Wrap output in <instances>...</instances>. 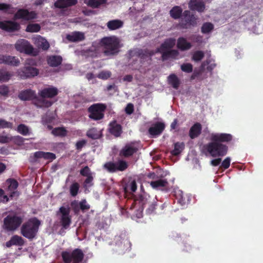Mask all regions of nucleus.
Segmentation results:
<instances>
[{
    "label": "nucleus",
    "instance_id": "obj_1",
    "mask_svg": "<svg viewBox=\"0 0 263 263\" xmlns=\"http://www.w3.org/2000/svg\"><path fill=\"white\" fill-rule=\"evenodd\" d=\"M233 139V136L227 133L213 134L211 135L212 142L203 146V152L205 155L213 157H223L228 151V146L223 143H229Z\"/></svg>",
    "mask_w": 263,
    "mask_h": 263
},
{
    "label": "nucleus",
    "instance_id": "obj_2",
    "mask_svg": "<svg viewBox=\"0 0 263 263\" xmlns=\"http://www.w3.org/2000/svg\"><path fill=\"white\" fill-rule=\"evenodd\" d=\"M41 225V222L37 218H30L22 223L20 233L26 238L32 240L36 238Z\"/></svg>",
    "mask_w": 263,
    "mask_h": 263
},
{
    "label": "nucleus",
    "instance_id": "obj_3",
    "mask_svg": "<svg viewBox=\"0 0 263 263\" xmlns=\"http://www.w3.org/2000/svg\"><path fill=\"white\" fill-rule=\"evenodd\" d=\"M100 44L106 56H113L119 52L120 40L115 36L102 38L100 41Z\"/></svg>",
    "mask_w": 263,
    "mask_h": 263
},
{
    "label": "nucleus",
    "instance_id": "obj_4",
    "mask_svg": "<svg viewBox=\"0 0 263 263\" xmlns=\"http://www.w3.org/2000/svg\"><path fill=\"white\" fill-rule=\"evenodd\" d=\"M23 220L24 216L16 213L9 214L4 219L3 228L7 231L14 232L21 227Z\"/></svg>",
    "mask_w": 263,
    "mask_h": 263
},
{
    "label": "nucleus",
    "instance_id": "obj_5",
    "mask_svg": "<svg viewBox=\"0 0 263 263\" xmlns=\"http://www.w3.org/2000/svg\"><path fill=\"white\" fill-rule=\"evenodd\" d=\"M61 256L64 263H81L84 257V254L80 249H75L71 252L63 251Z\"/></svg>",
    "mask_w": 263,
    "mask_h": 263
},
{
    "label": "nucleus",
    "instance_id": "obj_6",
    "mask_svg": "<svg viewBox=\"0 0 263 263\" xmlns=\"http://www.w3.org/2000/svg\"><path fill=\"white\" fill-rule=\"evenodd\" d=\"M197 24V18L189 10L183 12L180 21L177 26L182 29H188L194 27Z\"/></svg>",
    "mask_w": 263,
    "mask_h": 263
},
{
    "label": "nucleus",
    "instance_id": "obj_7",
    "mask_svg": "<svg viewBox=\"0 0 263 263\" xmlns=\"http://www.w3.org/2000/svg\"><path fill=\"white\" fill-rule=\"evenodd\" d=\"M140 149V143L136 141L126 143L119 152V156L124 158L132 157Z\"/></svg>",
    "mask_w": 263,
    "mask_h": 263
},
{
    "label": "nucleus",
    "instance_id": "obj_8",
    "mask_svg": "<svg viewBox=\"0 0 263 263\" xmlns=\"http://www.w3.org/2000/svg\"><path fill=\"white\" fill-rule=\"evenodd\" d=\"M128 167V162L123 159H119L117 162L108 161L106 162L103 168L109 173L123 172Z\"/></svg>",
    "mask_w": 263,
    "mask_h": 263
},
{
    "label": "nucleus",
    "instance_id": "obj_9",
    "mask_svg": "<svg viewBox=\"0 0 263 263\" xmlns=\"http://www.w3.org/2000/svg\"><path fill=\"white\" fill-rule=\"evenodd\" d=\"M106 106L103 104L97 103L91 105L88 109L89 118L94 120H100L104 117V111Z\"/></svg>",
    "mask_w": 263,
    "mask_h": 263
},
{
    "label": "nucleus",
    "instance_id": "obj_10",
    "mask_svg": "<svg viewBox=\"0 0 263 263\" xmlns=\"http://www.w3.org/2000/svg\"><path fill=\"white\" fill-rule=\"evenodd\" d=\"M15 48L20 52L26 54L36 55L37 53V51H34V48L30 43L25 39L18 40L15 44Z\"/></svg>",
    "mask_w": 263,
    "mask_h": 263
},
{
    "label": "nucleus",
    "instance_id": "obj_11",
    "mask_svg": "<svg viewBox=\"0 0 263 263\" xmlns=\"http://www.w3.org/2000/svg\"><path fill=\"white\" fill-rule=\"evenodd\" d=\"M61 213L60 223L65 229H68L71 223V216L70 215V208L62 206L59 209Z\"/></svg>",
    "mask_w": 263,
    "mask_h": 263
},
{
    "label": "nucleus",
    "instance_id": "obj_12",
    "mask_svg": "<svg viewBox=\"0 0 263 263\" xmlns=\"http://www.w3.org/2000/svg\"><path fill=\"white\" fill-rule=\"evenodd\" d=\"M39 73V70L35 67L29 65L25 66L18 70V75L22 79L33 78L37 76Z\"/></svg>",
    "mask_w": 263,
    "mask_h": 263
},
{
    "label": "nucleus",
    "instance_id": "obj_13",
    "mask_svg": "<svg viewBox=\"0 0 263 263\" xmlns=\"http://www.w3.org/2000/svg\"><path fill=\"white\" fill-rule=\"evenodd\" d=\"M8 184L7 191L11 199L17 198L20 195V192L17 190L18 186V182L14 179H8L7 180Z\"/></svg>",
    "mask_w": 263,
    "mask_h": 263
},
{
    "label": "nucleus",
    "instance_id": "obj_14",
    "mask_svg": "<svg viewBox=\"0 0 263 263\" xmlns=\"http://www.w3.org/2000/svg\"><path fill=\"white\" fill-rule=\"evenodd\" d=\"M165 128V125L163 122H157L148 128V132L151 138H156L163 133Z\"/></svg>",
    "mask_w": 263,
    "mask_h": 263
},
{
    "label": "nucleus",
    "instance_id": "obj_15",
    "mask_svg": "<svg viewBox=\"0 0 263 263\" xmlns=\"http://www.w3.org/2000/svg\"><path fill=\"white\" fill-rule=\"evenodd\" d=\"M108 130L111 135L116 138L120 137L123 133L122 125L116 120H113L109 122Z\"/></svg>",
    "mask_w": 263,
    "mask_h": 263
},
{
    "label": "nucleus",
    "instance_id": "obj_16",
    "mask_svg": "<svg viewBox=\"0 0 263 263\" xmlns=\"http://www.w3.org/2000/svg\"><path fill=\"white\" fill-rule=\"evenodd\" d=\"M36 14L34 11L29 12L27 9H20L14 14V18L29 21L36 18Z\"/></svg>",
    "mask_w": 263,
    "mask_h": 263
},
{
    "label": "nucleus",
    "instance_id": "obj_17",
    "mask_svg": "<svg viewBox=\"0 0 263 263\" xmlns=\"http://www.w3.org/2000/svg\"><path fill=\"white\" fill-rule=\"evenodd\" d=\"M59 93L58 89L53 86L44 88L39 92V95L42 98H53Z\"/></svg>",
    "mask_w": 263,
    "mask_h": 263
},
{
    "label": "nucleus",
    "instance_id": "obj_18",
    "mask_svg": "<svg viewBox=\"0 0 263 263\" xmlns=\"http://www.w3.org/2000/svg\"><path fill=\"white\" fill-rule=\"evenodd\" d=\"M155 52L153 50L148 49H140L138 51V56L140 59L141 63H144L145 62L149 65L152 62V57L154 55Z\"/></svg>",
    "mask_w": 263,
    "mask_h": 263
},
{
    "label": "nucleus",
    "instance_id": "obj_19",
    "mask_svg": "<svg viewBox=\"0 0 263 263\" xmlns=\"http://www.w3.org/2000/svg\"><path fill=\"white\" fill-rule=\"evenodd\" d=\"M0 28L2 30L13 32L20 29V25L15 22L11 21H0Z\"/></svg>",
    "mask_w": 263,
    "mask_h": 263
},
{
    "label": "nucleus",
    "instance_id": "obj_20",
    "mask_svg": "<svg viewBox=\"0 0 263 263\" xmlns=\"http://www.w3.org/2000/svg\"><path fill=\"white\" fill-rule=\"evenodd\" d=\"M176 44V40L174 38H168L165 39L161 44L159 47L156 49V52L161 53L168 50L172 49Z\"/></svg>",
    "mask_w": 263,
    "mask_h": 263
},
{
    "label": "nucleus",
    "instance_id": "obj_21",
    "mask_svg": "<svg viewBox=\"0 0 263 263\" xmlns=\"http://www.w3.org/2000/svg\"><path fill=\"white\" fill-rule=\"evenodd\" d=\"M18 97L22 101L35 100L37 98L35 91L31 89L22 90L19 92Z\"/></svg>",
    "mask_w": 263,
    "mask_h": 263
},
{
    "label": "nucleus",
    "instance_id": "obj_22",
    "mask_svg": "<svg viewBox=\"0 0 263 263\" xmlns=\"http://www.w3.org/2000/svg\"><path fill=\"white\" fill-rule=\"evenodd\" d=\"M20 62L18 58L15 57L7 55H0V64H4L6 65L17 66L19 65Z\"/></svg>",
    "mask_w": 263,
    "mask_h": 263
},
{
    "label": "nucleus",
    "instance_id": "obj_23",
    "mask_svg": "<svg viewBox=\"0 0 263 263\" xmlns=\"http://www.w3.org/2000/svg\"><path fill=\"white\" fill-rule=\"evenodd\" d=\"M203 0H190L189 3V7L193 11H197L198 12H203L205 9V3Z\"/></svg>",
    "mask_w": 263,
    "mask_h": 263
},
{
    "label": "nucleus",
    "instance_id": "obj_24",
    "mask_svg": "<svg viewBox=\"0 0 263 263\" xmlns=\"http://www.w3.org/2000/svg\"><path fill=\"white\" fill-rule=\"evenodd\" d=\"M168 183L166 179H160L155 181H152L150 182L151 186L156 190L161 191L166 190Z\"/></svg>",
    "mask_w": 263,
    "mask_h": 263
},
{
    "label": "nucleus",
    "instance_id": "obj_25",
    "mask_svg": "<svg viewBox=\"0 0 263 263\" xmlns=\"http://www.w3.org/2000/svg\"><path fill=\"white\" fill-rule=\"evenodd\" d=\"M25 244V240L20 236L14 235L10 239L6 242V246L10 248L12 246H23Z\"/></svg>",
    "mask_w": 263,
    "mask_h": 263
},
{
    "label": "nucleus",
    "instance_id": "obj_26",
    "mask_svg": "<svg viewBox=\"0 0 263 263\" xmlns=\"http://www.w3.org/2000/svg\"><path fill=\"white\" fill-rule=\"evenodd\" d=\"M66 38L70 42H79L85 39V35L83 32L74 31L71 34H67Z\"/></svg>",
    "mask_w": 263,
    "mask_h": 263
},
{
    "label": "nucleus",
    "instance_id": "obj_27",
    "mask_svg": "<svg viewBox=\"0 0 263 263\" xmlns=\"http://www.w3.org/2000/svg\"><path fill=\"white\" fill-rule=\"evenodd\" d=\"M202 126L199 123H195L189 130V136L192 139L198 137L201 133Z\"/></svg>",
    "mask_w": 263,
    "mask_h": 263
},
{
    "label": "nucleus",
    "instance_id": "obj_28",
    "mask_svg": "<svg viewBox=\"0 0 263 263\" xmlns=\"http://www.w3.org/2000/svg\"><path fill=\"white\" fill-rule=\"evenodd\" d=\"M123 22L120 20L116 19L109 21L106 23L107 29L110 31L115 30L123 26Z\"/></svg>",
    "mask_w": 263,
    "mask_h": 263
},
{
    "label": "nucleus",
    "instance_id": "obj_29",
    "mask_svg": "<svg viewBox=\"0 0 263 263\" xmlns=\"http://www.w3.org/2000/svg\"><path fill=\"white\" fill-rule=\"evenodd\" d=\"M77 2V0H57L54 3V6L58 8H65L75 5Z\"/></svg>",
    "mask_w": 263,
    "mask_h": 263
},
{
    "label": "nucleus",
    "instance_id": "obj_30",
    "mask_svg": "<svg viewBox=\"0 0 263 263\" xmlns=\"http://www.w3.org/2000/svg\"><path fill=\"white\" fill-rule=\"evenodd\" d=\"M63 59L60 55H51L47 58V61L48 64L52 67H58L60 65L62 62Z\"/></svg>",
    "mask_w": 263,
    "mask_h": 263
},
{
    "label": "nucleus",
    "instance_id": "obj_31",
    "mask_svg": "<svg viewBox=\"0 0 263 263\" xmlns=\"http://www.w3.org/2000/svg\"><path fill=\"white\" fill-rule=\"evenodd\" d=\"M177 47L181 51H185L190 49L192 45L184 37H180L177 40Z\"/></svg>",
    "mask_w": 263,
    "mask_h": 263
},
{
    "label": "nucleus",
    "instance_id": "obj_32",
    "mask_svg": "<svg viewBox=\"0 0 263 263\" xmlns=\"http://www.w3.org/2000/svg\"><path fill=\"white\" fill-rule=\"evenodd\" d=\"M161 54L162 60L165 61L169 58L175 59L178 56L179 53L177 50L171 49Z\"/></svg>",
    "mask_w": 263,
    "mask_h": 263
},
{
    "label": "nucleus",
    "instance_id": "obj_33",
    "mask_svg": "<svg viewBox=\"0 0 263 263\" xmlns=\"http://www.w3.org/2000/svg\"><path fill=\"white\" fill-rule=\"evenodd\" d=\"M183 10L181 7L176 6L170 11V16L174 20H178L182 17Z\"/></svg>",
    "mask_w": 263,
    "mask_h": 263
},
{
    "label": "nucleus",
    "instance_id": "obj_34",
    "mask_svg": "<svg viewBox=\"0 0 263 263\" xmlns=\"http://www.w3.org/2000/svg\"><path fill=\"white\" fill-rule=\"evenodd\" d=\"M46 98H42L41 99H36L34 102V104L39 107H46L48 108L50 107L53 102L51 101L47 100L46 99Z\"/></svg>",
    "mask_w": 263,
    "mask_h": 263
},
{
    "label": "nucleus",
    "instance_id": "obj_35",
    "mask_svg": "<svg viewBox=\"0 0 263 263\" xmlns=\"http://www.w3.org/2000/svg\"><path fill=\"white\" fill-rule=\"evenodd\" d=\"M107 0H85L84 3L93 9L98 8L102 5L105 4Z\"/></svg>",
    "mask_w": 263,
    "mask_h": 263
},
{
    "label": "nucleus",
    "instance_id": "obj_36",
    "mask_svg": "<svg viewBox=\"0 0 263 263\" xmlns=\"http://www.w3.org/2000/svg\"><path fill=\"white\" fill-rule=\"evenodd\" d=\"M168 84L174 88L178 89L180 85V80L175 74H171L167 78Z\"/></svg>",
    "mask_w": 263,
    "mask_h": 263
},
{
    "label": "nucleus",
    "instance_id": "obj_37",
    "mask_svg": "<svg viewBox=\"0 0 263 263\" xmlns=\"http://www.w3.org/2000/svg\"><path fill=\"white\" fill-rule=\"evenodd\" d=\"M147 203V199L142 195L136 196L134 199V203L138 205L142 210L144 209Z\"/></svg>",
    "mask_w": 263,
    "mask_h": 263
},
{
    "label": "nucleus",
    "instance_id": "obj_38",
    "mask_svg": "<svg viewBox=\"0 0 263 263\" xmlns=\"http://www.w3.org/2000/svg\"><path fill=\"white\" fill-rule=\"evenodd\" d=\"M183 142H176L174 144V149L171 152L172 155L177 156L179 155L184 148Z\"/></svg>",
    "mask_w": 263,
    "mask_h": 263
},
{
    "label": "nucleus",
    "instance_id": "obj_39",
    "mask_svg": "<svg viewBox=\"0 0 263 263\" xmlns=\"http://www.w3.org/2000/svg\"><path fill=\"white\" fill-rule=\"evenodd\" d=\"M67 133V130L63 127H56L52 130V134L56 136L65 137Z\"/></svg>",
    "mask_w": 263,
    "mask_h": 263
},
{
    "label": "nucleus",
    "instance_id": "obj_40",
    "mask_svg": "<svg viewBox=\"0 0 263 263\" xmlns=\"http://www.w3.org/2000/svg\"><path fill=\"white\" fill-rule=\"evenodd\" d=\"M86 135L88 138L92 139H98L100 137L99 132L95 128H92L88 130L86 133Z\"/></svg>",
    "mask_w": 263,
    "mask_h": 263
},
{
    "label": "nucleus",
    "instance_id": "obj_41",
    "mask_svg": "<svg viewBox=\"0 0 263 263\" xmlns=\"http://www.w3.org/2000/svg\"><path fill=\"white\" fill-rule=\"evenodd\" d=\"M12 76V74L10 72L4 69H0V82H7Z\"/></svg>",
    "mask_w": 263,
    "mask_h": 263
},
{
    "label": "nucleus",
    "instance_id": "obj_42",
    "mask_svg": "<svg viewBox=\"0 0 263 263\" xmlns=\"http://www.w3.org/2000/svg\"><path fill=\"white\" fill-rule=\"evenodd\" d=\"M41 29L40 25L38 24H29L27 25L26 31L28 32H37Z\"/></svg>",
    "mask_w": 263,
    "mask_h": 263
},
{
    "label": "nucleus",
    "instance_id": "obj_43",
    "mask_svg": "<svg viewBox=\"0 0 263 263\" xmlns=\"http://www.w3.org/2000/svg\"><path fill=\"white\" fill-rule=\"evenodd\" d=\"M214 29V25L211 23H204L201 28V32L203 33H208Z\"/></svg>",
    "mask_w": 263,
    "mask_h": 263
},
{
    "label": "nucleus",
    "instance_id": "obj_44",
    "mask_svg": "<svg viewBox=\"0 0 263 263\" xmlns=\"http://www.w3.org/2000/svg\"><path fill=\"white\" fill-rule=\"evenodd\" d=\"M176 198L177 202L181 205H184L186 203V198L183 192L181 191H178L176 194Z\"/></svg>",
    "mask_w": 263,
    "mask_h": 263
},
{
    "label": "nucleus",
    "instance_id": "obj_45",
    "mask_svg": "<svg viewBox=\"0 0 263 263\" xmlns=\"http://www.w3.org/2000/svg\"><path fill=\"white\" fill-rule=\"evenodd\" d=\"M80 188V185L78 182L73 183L69 188L70 194L72 197H75L77 195Z\"/></svg>",
    "mask_w": 263,
    "mask_h": 263
},
{
    "label": "nucleus",
    "instance_id": "obj_46",
    "mask_svg": "<svg viewBox=\"0 0 263 263\" xmlns=\"http://www.w3.org/2000/svg\"><path fill=\"white\" fill-rule=\"evenodd\" d=\"M17 131L23 136H26L29 133L28 127L24 124H20L17 126Z\"/></svg>",
    "mask_w": 263,
    "mask_h": 263
},
{
    "label": "nucleus",
    "instance_id": "obj_47",
    "mask_svg": "<svg viewBox=\"0 0 263 263\" xmlns=\"http://www.w3.org/2000/svg\"><path fill=\"white\" fill-rule=\"evenodd\" d=\"M11 141L17 145H22L24 142V138L20 136L10 137Z\"/></svg>",
    "mask_w": 263,
    "mask_h": 263
},
{
    "label": "nucleus",
    "instance_id": "obj_48",
    "mask_svg": "<svg viewBox=\"0 0 263 263\" xmlns=\"http://www.w3.org/2000/svg\"><path fill=\"white\" fill-rule=\"evenodd\" d=\"M204 56V54L202 51H195L192 57V59L194 61L198 62L201 61Z\"/></svg>",
    "mask_w": 263,
    "mask_h": 263
},
{
    "label": "nucleus",
    "instance_id": "obj_49",
    "mask_svg": "<svg viewBox=\"0 0 263 263\" xmlns=\"http://www.w3.org/2000/svg\"><path fill=\"white\" fill-rule=\"evenodd\" d=\"M70 206L74 213L76 215L80 212V204L78 200H74L71 202Z\"/></svg>",
    "mask_w": 263,
    "mask_h": 263
},
{
    "label": "nucleus",
    "instance_id": "obj_50",
    "mask_svg": "<svg viewBox=\"0 0 263 263\" xmlns=\"http://www.w3.org/2000/svg\"><path fill=\"white\" fill-rule=\"evenodd\" d=\"M80 204V210H81L82 212H85L90 209V206L87 203L86 199H82L79 202Z\"/></svg>",
    "mask_w": 263,
    "mask_h": 263
},
{
    "label": "nucleus",
    "instance_id": "obj_51",
    "mask_svg": "<svg viewBox=\"0 0 263 263\" xmlns=\"http://www.w3.org/2000/svg\"><path fill=\"white\" fill-rule=\"evenodd\" d=\"M13 127V123L8 122L4 119H0V129L1 128H10Z\"/></svg>",
    "mask_w": 263,
    "mask_h": 263
},
{
    "label": "nucleus",
    "instance_id": "obj_52",
    "mask_svg": "<svg viewBox=\"0 0 263 263\" xmlns=\"http://www.w3.org/2000/svg\"><path fill=\"white\" fill-rule=\"evenodd\" d=\"M80 174L84 177H87L92 175L90 169L88 166H85L80 171Z\"/></svg>",
    "mask_w": 263,
    "mask_h": 263
},
{
    "label": "nucleus",
    "instance_id": "obj_53",
    "mask_svg": "<svg viewBox=\"0 0 263 263\" xmlns=\"http://www.w3.org/2000/svg\"><path fill=\"white\" fill-rule=\"evenodd\" d=\"M181 69L184 72L190 73L193 71V65L190 63L183 64L181 66Z\"/></svg>",
    "mask_w": 263,
    "mask_h": 263
},
{
    "label": "nucleus",
    "instance_id": "obj_54",
    "mask_svg": "<svg viewBox=\"0 0 263 263\" xmlns=\"http://www.w3.org/2000/svg\"><path fill=\"white\" fill-rule=\"evenodd\" d=\"M93 177L92 175L86 177V178L85 179V180L84 181V184H83L84 187H86L88 186L90 187L91 186H92L93 184Z\"/></svg>",
    "mask_w": 263,
    "mask_h": 263
},
{
    "label": "nucleus",
    "instance_id": "obj_55",
    "mask_svg": "<svg viewBox=\"0 0 263 263\" xmlns=\"http://www.w3.org/2000/svg\"><path fill=\"white\" fill-rule=\"evenodd\" d=\"M127 189H129L133 192H135L137 190V186L135 180H132L129 184H127V186L125 189V191Z\"/></svg>",
    "mask_w": 263,
    "mask_h": 263
},
{
    "label": "nucleus",
    "instance_id": "obj_56",
    "mask_svg": "<svg viewBox=\"0 0 263 263\" xmlns=\"http://www.w3.org/2000/svg\"><path fill=\"white\" fill-rule=\"evenodd\" d=\"M56 158V156L54 154L50 152H44V159L45 160H49L52 161Z\"/></svg>",
    "mask_w": 263,
    "mask_h": 263
},
{
    "label": "nucleus",
    "instance_id": "obj_57",
    "mask_svg": "<svg viewBox=\"0 0 263 263\" xmlns=\"http://www.w3.org/2000/svg\"><path fill=\"white\" fill-rule=\"evenodd\" d=\"M10 137L8 135H4L0 134V143H8L11 141Z\"/></svg>",
    "mask_w": 263,
    "mask_h": 263
},
{
    "label": "nucleus",
    "instance_id": "obj_58",
    "mask_svg": "<svg viewBox=\"0 0 263 263\" xmlns=\"http://www.w3.org/2000/svg\"><path fill=\"white\" fill-rule=\"evenodd\" d=\"M111 76V72L110 71H102L101 72L99 75L98 78L106 80L108 79Z\"/></svg>",
    "mask_w": 263,
    "mask_h": 263
},
{
    "label": "nucleus",
    "instance_id": "obj_59",
    "mask_svg": "<svg viewBox=\"0 0 263 263\" xmlns=\"http://www.w3.org/2000/svg\"><path fill=\"white\" fill-rule=\"evenodd\" d=\"M134 111V106L132 103H128L125 108V111L127 115H131Z\"/></svg>",
    "mask_w": 263,
    "mask_h": 263
},
{
    "label": "nucleus",
    "instance_id": "obj_60",
    "mask_svg": "<svg viewBox=\"0 0 263 263\" xmlns=\"http://www.w3.org/2000/svg\"><path fill=\"white\" fill-rule=\"evenodd\" d=\"M231 159L230 157H227L222 162L221 167L224 169H227L230 165Z\"/></svg>",
    "mask_w": 263,
    "mask_h": 263
},
{
    "label": "nucleus",
    "instance_id": "obj_61",
    "mask_svg": "<svg viewBox=\"0 0 263 263\" xmlns=\"http://www.w3.org/2000/svg\"><path fill=\"white\" fill-rule=\"evenodd\" d=\"M11 8V5L5 3H0V10L3 11L5 12L8 11Z\"/></svg>",
    "mask_w": 263,
    "mask_h": 263
},
{
    "label": "nucleus",
    "instance_id": "obj_62",
    "mask_svg": "<svg viewBox=\"0 0 263 263\" xmlns=\"http://www.w3.org/2000/svg\"><path fill=\"white\" fill-rule=\"evenodd\" d=\"M9 92L8 87L6 86L3 85L0 86V94L3 96H7Z\"/></svg>",
    "mask_w": 263,
    "mask_h": 263
},
{
    "label": "nucleus",
    "instance_id": "obj_63",
    "mask_svg": "<svg viewBox=\"0 0 263 263\" xmlns=\"http://www.w3.org/2000/svg\"><path fill=\"white\" fill-rule=\"evenodd\" d=\"M157 206V203L156 202L152 203L149 205L148 209H147L148 213H151L156 209V207Z\"/></svg>",
    "mask_w": 263,
    "mask_h": 263
},
{
    "label": "nucleus",
    "instance_id": "obj_64",
    "mask_svg": "<svg viewBox=\"0 0 263 263\" xmlns=\"http://www.w3.org/2000/svg\"><path fill=\"white\" fill-rule=\"evenodd\" d=\"M86 144V141L85 140H81L79 141L76 143V148L78 150H80Z\"/></svg>",
    "mask_w": 263,
    "mask_h": 263
}]
</instances>
